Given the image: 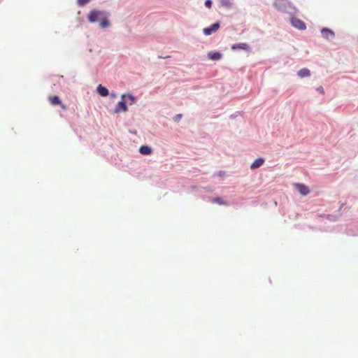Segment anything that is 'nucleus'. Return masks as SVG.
Returning a JSON list of instances; mask_svg holds the SVG:
<instances>
[{
  "instance_id": "nucleus-15",
  "label": "nucleus",
  "mask_w": 358,
  "mask_h": 358,
  "mask_svg": "<svg viewBox=\"0 0 358 358\" xmlns=\"http://www.w3.org/2000/svg\"><path fill=\"white\" fill-rule=\"evenodd\" d=\"M99 25L101 28H106L110 25V23L107 18L103 17L102 18Z\"/></svg>"
},
{
  "instance_id": "nucleus-19",
  "label": "nucleus",
  "mask_w": 358,
  "mask_h": 358,
  "mask_svg": "<svg viewBox=\"0 0 358 358\" xmlns=\"http://www.w3.org/2000/svg\"><path fill=\"white\" fill-rule=\"evenodd\" d=\"M211 5H212V1L210 0H206L205 1V6L208 8H210L211 7Z\"/></svg>"
},
{
  "instance_id": "nucleus-5",
  "label": "nucleus",
  "mask_w": 358,
  "mask_h": 358,
  "mask_svg": "<svg viewBox=\"0 0 358 358\" xmlns=\"http://www.w3.org/2000/svg\"><path fill=\"white\" fill-rule=\"evenodd\" d=\"M297 191L303 196H306L310 193L308 187L303 184H295Z\"/></svg>"
},
{
  "instance_id": "nucleus-18",
  "label": "nucleus",
  "mask_w": 358,
  "mask_h": 358,
  "mask_svg": "<svg viewBox=\"0 0 358 358\" xmlns=\"http://www.w3.org/2000/svg\"><path fill=\"white\" fill-rule=\"evenodd\" d=\"M181 117H182V115L181 114H178V115H176L173 117V120H174L175 122H178V121H180Z\"/></svg>"
},
{
  "instance_id": "nucleus-8",
  "label": "nucleus",
  "mask_w": 358,
  "mask_h": 358,
  "mask_svg": "<svg viewBox=\"0 0 358 358\" xmlns=\"http://www.w3.org/2000/svg\"><path fill=\"white\" fill-rule=\"evenodd\" d=\"M264 159L262 158H258L254 161V162L251 164L250 169H256L259 167H260L264 164Z\"/></svg>"
},
{
  "instance_id": "nucleus-10",
  "label": "nucleus",
  "mask_w": 358,
  "mask_h": 358,
  "mask_svg": "<svg viewBox=\"0 0 358 358\" xmlns=\"http://www.w3.org/2000/svg\"><path fill=\"white\" fill-rule=\"evenodd\" d=\"M208 57L212 60H219L222 55L219 52H210L208 54Z\"/></svg>"
},
{
  "instance_id": "nucleus-1",
  "label": "nucleus",
  "mask_w": 358,
  "mask_h": 358,
  "mask_svg": "<svg viewBox=\"0 0 358 358\" xmlns=\"http://www.w3.org/2000/svg\"><path fill=\"white\" fill-rule=\"evenodd\" d=\"M125 94H122L121 96L122 100L118 102L117 105L115 108V113H120V111L126 112L127 110V106L126 105Z\"/></svg>"
},
{
  "instance_id": "nucleus-13",
  "label": "nucleus",
  "mask_w": 358,
  "mask_h": 358,
  "mask_svg": "<svg viewBox=\"0 0 358 358\" xmlns=\"http://www.w3.org/2000/svg\"><path fill=\"white\" fill-rule=\"evenodd\" d=\"M139 152L142 155H150L152 152V149L147 145H142L139 149Z\"/></svg>"
},
{
  "instance_id": "nucleus-12",
  "label": "nucleus",
  "mask_w": 358,
  "mask_h": 358,
  "mask_svg": "<svg viewBox=\"0 0 358 358\" xmlns=\"http://www.w3.org/2000/svg\"><path fill=\"white\" fill-rule=\"evenodd\" d=\"M233 50H236L237 48L243 49L245 50H248L249 49V46L247 43H241L234 44L231 47Z\"/></svg>"
},
{
  "instance_id": "nucleus-3",
  "label": "nucleus",
  "mask_w": 358,
  "mask_h": 358,
  "mask_svg": "<svg viewBox=\"0 0 358 358\" xmlns=\"http://www.w3.org/2000/svg\"><path fill=\"white\" fill-rule=\"evenodd\" d=\"M102 15L103 13L101 11L96 10H92L88 15V20L90 22H95L101 16H102Z\"/></svg>"
},
{
  "instance_id": "nucleus-9",
  "label": "nucleus",
  "mask_w": 358,
  "mask_h": 358,
  "mask_svg": "<svg viewBox=\"0 0 358 358\" xmlns=\"http://www.w3.org/2000/svg\"><path fill=\"white\" fill-rule=\"evenodd\" d=\"M96 90L101 96H106L108 94V90L101 85L97 87Z\"/></svg>"
},
{
  "instance_id": "nucleus-4",
  "label": "nucleus",
  "mask_w": 358,
  "mask_h": 358,
  "mask_svg": "<svg viewBox=\"0 0 358 358\" xmlns=\"http://www.w3.org/2000/svg\"><path fill=\"white\" fill-rule=\"evenodd\" d=\"M220 27V24L218 22L213 24L210 27L204 28L203 32L205 35L208 36L212 34L213 33L216 32Z\"/></svg>"
},
{
  "instance_id": "nucleus-16",
  "label": "nucleus",
  "mask_w": 358,
  "mask_h": 358,
  "mask_svg": "<svg viewBox=\"0 0 358 358\" xmlns=\"http://www.w3.org/2000/svg\"><path fill=\"white\" fill-rule=\"evenodd\" d=\"M127 96L131 101V102L129 103L130 105L135 103L136 99L132 94H128Z\"/></svg>"
},
{
  "instance_id": "nucleus-11",
  "label": "nucleus",
  "mask_w": 358,
  "mask_h": 358,
  "mask_svg": "<svg viewBox=\"0 0 358 358\" xmlns=\"http://www.w3.org/2000/svg\"><path fill=\"white\" fill-rule=\"evenodd\" d=\"M298 76L301 78L308 77L310 76V72L308 69L303 68L298 71Z\"/></svg>"
},
{
  "instance_id": "nucleus-6",
  "label": "nucleus",
  "mask_w": 358,
  "mask_h": 358,
  "mask_svg": "<svg viewBox=\"0 0 358 358\" xmlns=\"http://www.w3.org/2000/svg\"><path fill=\"white\" fill-rule=\"evenodd\" d=\"M50 103L53 106L59 105L63 110H66V106L62 103L59 96H50L48 98Z\"/></svg>"
},
{
  "instance_id": "nucleus-17",
  "label": "nucleus",
  "mask_w": 358,
  "mask_h": 358,
  "mask_svg": "<svg viewBox=\"0 0 358 358\" xmlns=\"http://www.w3.org/2000/svg\"><path fill=\"white\" fill-rule=\"evenodd\" d=\"M89 1H90V0H78V3L80 6H85V4H87Z\"/></svg>"
},
{
  "instance_id": "nucleus-14",
  "label": "nucleus",
  "mask_w": 358,
  "mask_h": 358,
  "mask_svg": "<svg viewBox=\"0 0 358 358\" xmlns=\"http://www.w3.org/2000/svg\"><path fill=\"white\" fill-rule=\"evenodd\" d=\"M212 202L217 203L219 205H227V202H225L222 198L221 197H215L212 199Z\"/></svg>"
},
{
  "instance_id": "nucleus-7",
  "label": "nucleus",
  "mask_w": 358,
  "mask_h": 358,
  "mask_svg": "<svg viewBox=\"0 0 358 358\" xmlns=\"http://www.w3.org/2000/svg\"><path fill=\"white\" fill-rule=\"evenodd\" d=\"M321 33L322 36L327 39H331L334 37V32L327 28H323Z\"/></svg>"
},
{
  "instance_id": "nucleus-2",
  "label": "nucleus",
  "mask_w": 358,
  "mask_h": 358,
  "mask_svg": "<svg viewBox=\"0 0 358 358\" xmlns=\"http://www.w3.org/2000/svg\"><path fill=\"white\" fill-rule=\"evenodd\" d=\"M291 23L292 26H294L295 28L299 30H304L306 27V24L303 21L296 17H292L291 19Z\"/></svg>"
},
{
  "instance_id": "nucleus-20",
  "label": "nucleus",
  "mask_w": 358,
  "mask_h": 358,
  "mask_svg": "<svg viewBox=\"0 0 358 358\" xmlns=\"http://www.w3.org/2000/svg\"><path fill=\"white\" fill-rule=\"evenodd\" d=\"M317 91L320 92V93L323 94L324 93V89L322 87H320L317 88Z\"/></svg>"
}]
</instances>
